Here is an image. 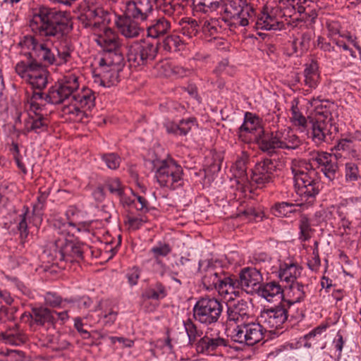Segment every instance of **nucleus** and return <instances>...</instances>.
I'll return each mask as SVG.
<instances>
[{
    "label": "nucleus",
    "instance_id": "nucleus-1",
    "mask_svg": "<svg viewBox=\"0 0 361 361\" xmlns=\"http://www.w3.org/2000/svg\"><path fill=\"white\" fill-rule=\"evenodd\" d=\"M71 16L67 11L41 6L35 8L29 20L32 35H26L20 44L30 50L35 59L20 61L16 73L32 88L43 90L48 84V71L43 67L60 65L71 58L73 49L67 43L55 47L53 39H59L71 29Z\"/></svg>",
    "mask_w": 361,
    "mask_h": 361
},
{
    "label": "nucleus",
    "instance_id": "nucleus-10",
    "mask_svg": "<svg viewBox=\"0 0 361 361\" xmlns=\"http://www.w3.org/2000/svg\"><path fill=\"white\" fill-rule=\"evenodd\" d=\"M158 52V44L148 40L134 42L130 46L128 61L131 67H142L150 63Z\"/></svg>",
    "mask_w": 361,
    "mask_h": 361
},
{
    "label": "nucleus",
    "instance_id": "nucleus-3",
    "mask_svg": "<svg viewBox=\"0 0 361 361\" xmlns=\"http://www.w3.org/2000/svg\"><path fill=\"white\" fill-rule=\"evenodd\" d=\"M310 166L309 172L302 175L295 185L298 186L297 193L306 201L312 202L323 187L320 172L329 180H333L336 178L337 166L333 161L331 154L322 151L311 154Z\"/></svg>",
    "mask_w": 361,
    "mask_h": 361
},
{
    "label": "nucleus",
    "instance_id": "nucleus-38",
    "mask_svg": "<svg viewBox=\"0 0 361 361\" xmlns=\"http://www.w3.org/2000/svg\"><path fill=\"white\" fill-rule=\"evenodd\" d=\"M181 40L178 35H168L161 42L158 44V49H163L164 51L171 52L177 50L180 44Z\"/></svg>",
    "mask_w": 361,
    "mask_h": 361
},
{
    "label": "nucleus",
    "instance_id": "nucleus-2",
    "mask_svg": "<svg viewBox=\"0 0 361 361\" xmlns=\"http://www.w3.org/2000/svg\"><path fill=\"white\" fill-rule=\"evenodd\" d=\"M78 77L73 74H68L52 85L47 94L41 92L44 98L39 99V102H47L52 104L68 102V106L64 108V113L78 116L82 111L90 110L94 106L95 100L91 90L85 88L78 92Z\"/></svg>",
    "mask_w": 361,
    "mask_h": 361
},
{
    "label": "nucleus",
    "instance_id": "nucleus-46",
    "mask_svg": "<svg viewBox=\"0 0 361 361\" xmlns=\"http://www.w3.org/2000/svg\"><path fill=\"white\" fill-rule=\"evenodd\" d=\"M359 173L358 163L350 161L345 164V176L348 181L353 182L357 180L359 178Z\"/></svg>",
    "mask_w": 361,
    "mask_h": 361
},
{
    "label": "nucleus",
    "instance_id": "nucleus-49",
    "mask_svg": "<svg viewBox=\"0 0 361 361\" xmlns=\"http://www.w3.org/2000/svg\"><path fill=\"white\" fill-rule=\"evenodd\" d=\"M156 5L167 16H171L175 11L176 5L172 0H155Z\"/></svg>",
    "mask_w": 361,
    "mask_h": 361
},
{
    "label": "nucleus",
    "instance_id": "nucleus-26",
    "mask_svg": "<svg viewBox=\"0 0 361 361\" xmlns=\"http://www.w3.org/2000/svg\"><path fill=\"white\" fill-rule=\"evenodd\" d=\"M302 268L297 262L289 260L280 263L278 276L281 281L289 283L297 282L300 276Z\"/></svg>",
    "mask_w": 361,
    "mask_h": 361
},
{
    "label": "nucleus",
    "instance_id": "nucleus-21",
    "mask_svg": "<svg viewBox=\"0 0 361 361\" xmlns=\"http://www.w3.org/2000/svg\"><path fill=\"white\" fill-rule=\"evenodd\" d=\"M233 295H228L227 306V321L235 324H243L250 317V310L249 304L244 300H234Z\"/></svg>",
    "mask_w": 361,
    "mask_h": 361
},
{
    "label": "nucleus",
    "instance_id": "nucleus-33",
    "mask_svg": "<svg viewBox=\"0 0 361 361\" xmlns=\"http://www.w3.org/2000/svg\"><path fill=\"white\" fill-rule=\"evenodd\" d=\"M305 84L312 89H315L319 82L318 64L312 61L304 71Z\"/></svg>",
    "mask_w": 361,
    "mask_h": 361
},
{
    "label": "nucleus",
    "instance_id": "nucleus-40",
    "mask_svg": "<svg viewBox=\"0 0 361 361\" xmlns=\"http://www.w3.org/2000/svg\"><path fill=\"white\" fill-rule=\"evenodd\" d=\"M299 239L301 241L308 240L311 238L312 233L314 231L311 228V224L309 219L305 216H303L300 219L299 223Z\"/></svg>",
    "mask_w": 361,
    "mask_h": 361
},
{
    "label": "nucleus",
    "instance_id": "nucleus-44",
    "mask_svg": "<svg viewBox=\"0 0 361 361\" xmlns=\"http://www.w3.org/2000/svg\"><path fill=\"white\" fill-rule=\"evenodd\" d=\"M183 324L190 342H195L197 338L201 336L202 332L197 329L196 325L190 319L184 321Z\"/></svg>",
    "mask_w": 361,
    "mask_h": 361
},
{
    "label": "nucleus",
    "instance_id": "nucleus-30",
    "mask_svg": "<svg viewBox=\"0 0 361 361\" xmlns=\"http://www.w3.org/2000/svg\"><path fill=\"white\" fill-rule=\"evenodd\" d=\"M255 25L257 29L266 30H281L284 27L283 22L279 21L274 14L269 13H263L257 18Z\"/></svg>",
    "mask_w": 361,
    "mask_h": 361
},
{
    "label": "nucleus",
    "instance_id": "nucleus-51",
    "mask_svg": "<svg viewBox=\"0 0 361 361\" xmlns=\"http://www.w3.org/2000/svg\"><path fill=\"white\" fill-rule=\"evenodd\" d=\"M125 222L127 225H128L129 228L132 230H137L142 226L145 221L142 217L133 215H128Z\"/></svg>",
    "mask_w": 361,
    "mask_h": 361
},
{
    "label": "nucleus",
    "instance_id": "nucleus-43",
    "mask_svg": "<svg viewBox=\"0 0 361 361\" xmlns=\"http://www.w3.org/2000/svg\"><path fill=\"white\" fill-rule=\"evenodd\" d=\"M106 187L111 193L119 197L125 191V185L117 178H112L106 181Z\"/></svg>",
    "mask_w": 361,
    "mask_h": 361
},
{
    "label": "nucleus",
    "instance_id": "nucleus-34",
    "mask_svg": "<svg viewBox=\"0 0 361 361\" xmlns=\"http://www.w3.org/2000/svg\"><path fill=\"white\" fill-rule=\"evenodd\" d=\"M180 32L188 38L196 36L200 30V25L197 20L190 18H183L179 22Z\"/></svg>",
    "mask_w": 361,
    "mask_h": 361
},
{
    "label": "nucleus",
    "instance_id": "nucleus-54",
    "mask_svg": "<svg viewBox=\"0 0 361 361\" xmlns=\"http://www.w3.org/2000/svg\"><path fill=\"white\" fill-rule=\"evenodd\" d=\"M89 314L85 315L84 317H75L73 319L74 321V327L75 329L80 334H85L87 336H90V333L88 331L83 329L84 323L83 319H87L89 318Z\"/></svg>",
    "mask_w": 361,
    "mask_h": 361
},
{
    "label": "nucleus",
    "instance_id": "nucleus-18",
    "mask_svg": "<svg viewBox=\"0 0 361 361\" xmlns=\"http://www.w3.org/2000/svg\"><path fill=\"white\" fill-rule=\"evenodd\" d=\"M238 135L239 140L245 143H249L252 140L257 142L259 136H266L259 117L252 113L246 112L243 123L238 128Z\"/></svg>",
    "mask_w": 361,
    "mask_h": 361
},
{
    "label": "nucleus",
    "instance_id": "nucleus-61",
    "mask_svg": "<svg viewBox=\"0 0 361 361\" xmlns=\"http://www.w3.org/2000/svg\"><path fill=\"white\" fill-rule=\"evenodd\" d=\"M68 225L75 228L78 232H90V224L87 222H79L78 224H75L71 221H68Z\"/></svg>",
    "mask_w": 361,
    "mask_h": 361
},
{
    "label": "nucleus",
    "instance_id": "nucleus-29",
    "mask_svg": "<svg viewBox=\"0 0 361 361\" xmlns=\"http://www.w3.org/2000/svg\"><path fill=\"white\" fill-rule=\"evenodd\" d=\"M171 22L164 17H160L154 20L147 27V36L152 38H158L169 32L171 30Z\"/></svg>",
    "mask_w": 361,
    "mask_h": 361
},
{
    "label": "nucleus",
    "instance_id": "nucleus-50",
    "mask_svg": "<svg viewBox=\"0 0 361 361\" xmlns=\"http://www.w3.org/2000/svg\"><path fill=\"white\" fill-rule=\"evenodd\" d=\"M204 33L211 36L218 32V21L216 19L205 20L202 26Z\"/></svg>",
    "mask_w": 361,
    "mask_h": 361
},
{
    "label": "nucleus",
    "instance_id": "nucleus-7",
    "mask_svg": "<svg viewBox=\"0 0 361 361\" xmlns=\"http://www.w3.org/2000/svg\"><path fill=\"white\" fill-rule=\"evenodd\" d=\"M44 98L41 92H34L27 99V118L25 120L24 127L27 133L33 132L37 134L47 131L49 120L47 115L42 113L44 104L39 99Z\"/></svg>",
    "mask_w": 361,
    "mask_h": 361
},
{
    "label": "nucleus",
    "instance_id": "nucleus-32",
    "mask_svg": "<svg viewBox=\"0 0 361 361\" xmlns=\"http://www.w3.org/2000/svg\"><path fill=\"white\" fill-rule=\"evenodd\" d=\"M247 162L248 159L247 157H243L238 159L235 162V177L238 179V182L245 187L250 185V173H247Z\"/></svg>",
    "mask_w": 361,
    "mask_h": 361
},
{
    "label": "nucleus",
    "instance_id": "nucleus-27",
    "mask_svg": "<svg viewBox=\"0 0 361 361\" xmlns=\"http://www.w3.org/2000/svg\"><path fill=\"white\" fill-rule=\"evenodd\" d=\"M117 27L121 34L126 38L136 37L142 31L138 22L126 17L119 18Z\"/></svg>",
    "mask_w": 361,
    "mask_h": 361
},
{
    "label": "nucleus",
    "instance_id": "nucleus-8",
    "mask_svg": "<svg viewBox=\"0 0 361 361\" xmlns=\"http://www.w3.org/2000/svg\"><path fill=\"white\" fill-rule=\"evenodd\" d=\"M230 279L229 295L237 297L240 296L243 291L247 294L257 293L262 277L256 268L247 267L243 269L238 276L230 274Z\"/></svg>",
    "mask_w": 361,
    "mask_h": 361
},
{
    "label": "nucleus",
    "instance_id": "nucleus-63",
    "mask_svg": "<svg viewBox=\"0 0 361 361\" xmlns=\"http://www.w3.org/2000/svg\"><path fill=\"white\" fill-rule=\"evenodd\" d=\"M117 312L111 310L109 312L104 314V322L106 324H112L116 321Z\"/></svg>",
    "mask_w": 361,
    "mask_h": 361
},
{
    "label": "nucleus",
    "instance_id": "nucleus-20",
    "mask_svg": "<svg viewBox=\"0 0 361 361\" xmlns=\"http://www.w3.org/2000/svg\"><path fill=\"white\" fill-rule=\"evenodd\" d=\"M219 330L208 328L204 336L197 343V350L199 353L206 355H214L221 351L222 348L227 346V341L219 336Z\"/></svg>",
    "mask_w": 361,
    "mask_h": 361
},
{
    "label": "nucleus",
    "instance_id": "nucleus-35",
    "mask_svg": "<svg viewBox=\"0 0 361 361\" xmlns=\"http://www.w3.org/2000/svg\"><path fill=\"white\" fill-rule=\"evenodd\" d=\"M67 303L71 304V308L76 309L79 312L89 309L92 305V299L87 295H76L65 298Z\"/></svg>",
    "mask_w": 361,
    "mask_h": 361
},
{
    "label": "nucleus",
    "instance_id": "nucleus-58",
    "mask_svg": "<svg viewBox=\"0 0 361 361\" xmlns=\"http://www.w3.org/2000/svg\"><path fill=\"white\" fill-rule=\"evenodd\" d=\"M1 336V340L9 345H18L21 342L20 338L12 333L2 334Z\"/></svg>",
    "mask_w": 361,
    "mask_h": 361
},
{
    "label": "nucleus",
    "instance_id": "nucleus-56",
    "mask_svg": "<svg viewBox=\"0 0 361 361\" xmlns=\"http://www.w3.org/2000/svg\"><path fill=\"white\" fill-rule=\"evenodd\" d=\"M307 264L309 268L312 271H317L319 269L321 262L317 248L313 249L312 259L308 261Z\"/></svg>",
    "mask_w": 361,
    "mask_h": 361
},
{
    "label": "nucleus",
    "instance_id": "nucleus-39",
    "mask_svg": "<svg viewBox=\"0 0 361 361\" xmlns=\"http://www.w3.org/2000/svg\"><path fill=\"white\" fill-rule=\"evenodd\" d=\"M195 7L197 10L204 13H209L216 11L222 0H197Z\"/></svg>",
    "mask_w": 361,
    "mask_h": 361
},
{
    "label": "nucleus",
    "instance_id": "nucleus-47",
    "mask_svg": "<svg viewBox=\"0 0 361 361\" xmlns=\"http://www.w3.org/2000/svg\"><path fill=\"white\" fill-rule=\"evenodd\" d=\"M142 270L137 266L128 268L126 272V278L130 286L133 287L137 284Z\"/></svg>",
    "mask_w": 361,
    "mask_h": 361
},
{
    "label": "nucleus",
    "instance_id": "nucleus-31",
    "mask_svg": "<svg viewBox=\"0 0 361 361\" xmlns=\"http://www.w3.org/2000/svg\"><path fill=\"white\" fill-rule=\"evenodd\" d=\"M167 294L166 287L161 282L157 281L147 288L143 297L148 300L159 301L166 298Z\"/></svg>",
    "mask_w": 361,
    "mask_h": 361
},
{
    "label": "nucleus",
    "instance_id": "nucleus-25",
    "mask_svg": "<svg viewBox=\"0 0 361 361\" xmlns=\"http://www.w3.org/2000/svg\"><path fill=\"white\" fill-rule=\"evenodd\" d=\"M27 317L30 319V324H36L37 326H52L54 317L52 316V310L44 307H34L31 309V312L27 314H24L23 317Z\"/></svg>",
    "mask_w": 361,
    "mask_h": 361
},
{
    "label": "nucleus",
    "instance_id": "nucleus-22",
    "mask_svg": "<svg viewBox=\"0 0 361 361\" xmlns=\"http://www.w3.org/2000/svg\"><path fill=\"white\" fill-rule=\"evenodd\" d=\"M152 11V5L149 0H136L127 1L125 5L124 17L137 22L147 19Z\"/></svg>",
    "mask_w": 361,
    "mask_h": 361
},
{
    "label": "nucleus",
    "instance_id": "nucleus-53",
    "mask_svg": "<svg viewBox=\"0 0 361 361\" xmlns=\"http://www.w3.org/2000/svg\"><path fill=\"white\" fill-rule=\"evenodd\" d=\"M345 342V341L343 339V336L340 334V332H338L336 334L332 344L333 348L335 349V356L338 358L341 357V356Z\"/></svg>",
    "mask_w": 361,
    "mask_h": 361
},
{
    "label": "nucleus",
    "instance_id": "nucleus-62",
    "mask_svg": "<svg viewBox=\"0 0 361 361\" xmlns=\"http://www.w3.org/2000/svg\"><path fill=\"white\" fill-rule=\"evenodd\" d=\"M120 198V201L123 206H133L135 207V195H134L133 198L128 197L125 191L123 194L118 197Z\"/></svg>",
    "mask_w": 361,
    "mask_h": 361
},
{
    "label": "nucleus",
    "instance_id": "nucleus-48",
    "mask_svg": "<svg viewBox=\"0 0 361 361\" xmlns=\"http://www.w3.org/2000/svg\"><path fill=\"white\" fill-rule=\"evenodd\" d=\"M290 118L295 125L305 127L307 124L306 118L302 115V114L300 111L299 108L298 107L297 104H293L290 109Z\"/></svg>",
    "mask_w": 361,
    "mask_h": 361
},
{
    "label": "nucleus",
    "instance_id": "nucleus-28",
    "mask_svg": "<svg viewBox=\"0 0 361 361\" xmlns=\"http://www.w3.org/2000/svg\"><path fill=\"white\" fill-rule=\"evenodd\" d=\"M195 119L194 118H188L182 119L178 123L168 121L164 124L167 133L175 135L184 136L186 135L194 126Z\"/></svg>",
    "mask_w": 361,
    "mask_h": 361
},
{
    "label": "nucleus",
    "instance_id": "nucleus-13",
    "mask_svg": "<svg viewBox=\"0 0 361 361\" xmlns=\"http://www.w3.org/2000/svg\"><path fill=\"white\" fill-rule=\"evenodd\" d=\"M67 224H62L59 228L58 233L61 236L56 240L55 244L59 250L61 258L65 261H79L83 259L85 245L80 241L73 242L68 240L65 233Z\"/></svg>",
    "mask_w": 361,
    "mask_h": 361
},
{
    "label": "nucleus",
    "instance_id": "nucleus-64",
    "mask_svg": "<svg viewBox=\"0 0 361 361\" xmlns=\"http://www.w3.org/2000/svg\"><path fill=\"white\" fill-rule=\"evenodd\" d=\"M4 302L6 305H11L13 302V298L6 290H0V302Z\"/></svg>",
    "mask_w": 361,
    "mask_h": 361
},
{
    "label": "nucleus",
    "instance_id": "nucleus-6",
    "mask_svg": "<svg viewBox=\"0 0 361 361\" xmlns=\"http://www.w3.org/2000/svg\"><path fill=\"white\" fill-rule=\"evenodd\" d=\"M154 178L161 188L176 190L183 185V170L171 157L156 159L152 162Z\"/></svg>",
    "mask_w": 361,
    "mask_h": 361
},
{
    "label": "nucleus",
    "instance_id": "nucleus-42",
    "mask_svg": "<svg viewBox=\"0 0 361 361\" xmlns=\"http://www.w3.org/2000/svg\"><path fill=\"white\" fill-rule=\"evenodd\" d=\"M298 205L286 202L275 204L273 209L275 215L288 216L290 214L295 212Z\"/></svg>",
    "mask_w": 361,
    "mask_h": 361
},
{
    "label": "nucleus",
    "instance_id": "nucleus-60",
    "mask_svg": "<svg viewBox=\"0 0 361 361\" xmlns=\"http://www.w3.org/2000/svg\"><path fill=\"white\" fill-rule=\"evenodd\" d=\"M250 16V11L247 10L242 9L240 13L238 14V16L235 19L236 24H238L240 26L245 27L249 24V20L247 16Z\"/></svg>",
    "mask_w": 361,
    "mask_h": 361
},
{
    "label": "nucleus",
    "instance_id": "nucleus-16",
    "mask_svg": "<svg viewBox=\"0 0 361 361\" xmlns=\"http://www.w3.org/2000/svg\"><path fill=\"white\" fill-rule=\"evenodd\" d=\"M265 329L259 322H245L238 324L232 332V338L235 342L254 345L263 338Z\"/></svg>",
    "mask_w": 361,
    "mask_h": 361
},
{
    "label": "nucleus",
    "instance_id": "nucleus-14",
    "mask_svg": "<svg viewBox=\"0 0 361 361\" xmlns=\"http://www.w3.org/2000/svg\"><path fill=\"white\" fill-rule=\"evenodd\" d=\"M311 123V137L316 145H319L331 139V114L328 109L317 110Z\"/></svg>",
    "mask_w": 361,
    "mask_h": 361
},
{
    "label": "nucleus",
    "instance_id": "nucleus-12",
    "mask_svg": "<svg viewBox=\"0 0 361 361\" xmlns=\"http://www.w3.org/2000/svg\"><path fill=\"white\" fill-rule=\"evenodd\" d=\"M288 308L281 302L279 304L264 309L258 317L265 331L279 334V331L283 328L288 319Z\"/></svg>",
    "mask_w": 361,
    "mask_h": 361
},
{
    "label": "nucleus",
    "instance_id": "nucleus-9",
    "mask_svg": "<svg viewBox=\"0 0 361 361\" xmlns=\"http://www.w3.org/2000/svg\"><path fill=\"white\" fill-rule=\"evenodd\" d=\"M223 311L222 303L215 298H202L193 307L196 321L205 325H216Z\"/></svg>",
    "mask_w": 361,
    "mask_h": 361
},
{
    "label": "nucleus",
    "instance_id": "nucleus-23",
    "mask_svg": "<svg viewBox=\"0 0 361 361\" xmlns=\"http://www.w3.org/2000/svg\"><path fill=\"white\" fill-rule=\"evenodd\" d=\"M307 285L301 282L290 283L288 288L285 290L286 299L283 298L281 302L288 309L291 305L302 302L307 296Z\"/></svg>",
    "mask_w": 361,
    "mask_h": 361
},
{
    "label": "nucleus",
    "instance_id": "nucleus-55",
    "mask_svg": "<svg viewBox=\"0 0 361 361\" xmlns=\"http://www.w3.org/2000/svg\"><path fill=\"white\" fill-rule=\"evenodd\" d=\"M134 207L137 211L145 213L149 210V202L145 197L135 195V204Z\"/></svg>",
    "mask_w": 361,
    "mask_h": 361
},
{
    "label": "nucleus",
    "instance_id": "nucleus-5",
    "mask_svg": "<svg viewBox=\"0 0 361 361\" xmlns=\"http://www.w3.org/2000/svg\"><path fill=\"white\" fill-rule=\"evenodd\" d=\"M257 144L262 152L273 154L278 150L296 149L300 145L301 141L289 128L281 127L272 130L269 135L259 136Z\"/></svg>",
    "mask_w": 361,
    "mask_h": 361
},
{
    "label": "nucleus",
    "instance_id": "nucleus-15",
    "mask_svg": "<svg viewBox=\"0 0 361 361\" xmlns=\"http://www.w3.org/2000/svg\"><path fill=\"white\" fill-rule=\"evenodd\" d=\"M114 59H101L99 61L100 84L105 87L116 85L119 82L120 73L125 65V61L120 56H115Z\"/></svg>",
    "mask_w": 361,
    "mask_h": 361
},
{
    "label": "nucleus",
    "instance_id": "nucleus-41",
    "mask_svg": "<svg viewBox=\"0 0 361 361\" xmlns=\"http://www.w3.org/2000/svg\"><path fill=\"white\" fill-rule=\"evenodd\" d=\"M101 159L105 163L106 166L111 170L117 169L121 162V157L114 152L102 154Z\"/></svg>",
    "mask_w": 361,
    "mask_h": 361
},
{
    "label": "nucleus",
    "instance_id": "nucleus-57",
    "mask_svg": "<svg viewBox=\"0 0 361 361\" xmlns=\"http://www.w3.org/2000/svg\"><path fill=\"white\" fill-rule=\"evenodd\" d=\"M52 316L54 317V320L53 321L52 326H54L56 323H59L60 324H63L69 319L68 311H66V310L63 311V312H56V311L52 310Z\"/></svg>",
    "mask_w": 361,
    "mask_h": 361
},
{
    "label": "nucleus",
    "instance_id": "nucleus-4",
    "mask_svg": "<svg viewBox=\"0 0 361 361\" xmlns=\"http://www.w3.org/2000/svg\"><path fill=\"white\" fill-rule=\"evenodd\" d=\"M197 276L203 288L216 290L224 297L229 295L231 289L230 274L224 272L211 260H200Z\"/></svg>",
    "mask_w": 361,
    "mask_h": 361
},
{
    "label": "nucleus",
    "instance_id": "nucleus-19",
    "mask_svg": "<svg viewBox=\"0 0 361 361\" xmlns=\"http://www.w3.org/2000/svg\"><path fill=\"white\" fill-rule=\"evenodd\" d=\"M336 153L332 157L336 159L342 157L358 159L361 152V133L356 131L355 133H349L338 142L335 147Z\"/></svg>",
    "mask_w": 361,
    "mask_h": 361
},
{
    "label": "nucleus",
    "instance_id": "nucleus-17",
    "mask_svg": "<svg viewBox=\"0 0 361 361\" xmlns=\"http://www.w3.org/2000/svg\"><path fill=\"white\" fill-rule=\"evenodd\" d=\"M96 41L104 51L102 59L110 58L114 61L115 56H120L122 61H125L124 48L121 39L111 29L106 30L103 34L99 35Z\"/></svg>",
    "mask_w": 361,
    "mask_h": 361
},
{
    "label": "nucleus",
    "instance_id": "nucleus-52",
    "mask_svg": "<svg viewBox=\"0 0 361 361\" xmlns=\"http://www.w3.org/2000/svg\"><path fill=\"white\" fill-rule=\"evenodd\" d=\"M20 222L18 225V230L20 233V237L22 240H25L28 236V228L26 221V213L20 215Z\"/></svg>",
    "mask_w": 361,
    "mask_h": 361
},
{
    "label": "nucleus",
    "instance_id": "nucleus-24",
    "mask_svg": "<svg viewBox=\"0 0 361 361\" xmlns=\"http://www.w3.org/2000/svg\"><path fill=\"white\" fill-rule=\"evenodd\" d=\"M284 290L280 283L276 281H267L257 287V293L268 302L284 298Z\"/></svg>",
    "mask_w": 361,
    "mask_h": 361
},
{
    "label": "nucleus",
    "instance_id": "nucleus-11",
    "mask_svg": "<svg viewBox=\"0 0 361 361\" xmlns=\"http://www.w3.org/2000/svg\"><path fill=\"white\" fill-rule=\"evenodd\" d=\"M278 161L265 158L257 161L250 171V185L262 188L274 182L277 176Z\"/></svg>",
    "mask_w": 361,
    "mask_h": 361
},
{
    "label": "nucleus",
    "instance_id": "nucleus-36",
    "mask_svg": "<svg viewBox=\"0 0 361 361\" xmlns=\"http://www.w3.org/2000/svg\"><path fill=\"white\" fill-rule=\"evenodd\" d=\"M310 169V161L294 159L290 163V170L293 175L295 182L302 178V175L307 173Z\"/></svg>",
    "mask_w": 361,
    "mask_h": 361
},
{
    "label": "nucleus",
    "instance_id": "nucleus-37",
    "mask_svg": "<svg viewBox=\"0 0 361 361\" xmlns=\"http://www.w3.org/2000/svg\"><path fill=\"white\" fill-rule=\"evenodd\" d=\"M171 252V248L169 245L161 242L157 243L150 250L156 263L159 266H164V262L160 259V257L167 256Z\"/></svg>",
    "mask_w": 361,
    "mask_h": 361
},
{
    "label": "nucleus",
    "instance_id": "nucleus-59",
    "mask_svg": "<svg viewBox=\"0 0 361 361\" xmlns=\"http://www.w3.org/2000/svg\"><path fill=\"white\" fill-rule=\"evenodd\" d=\"M295 40H298V44L300 46V54L308 49L310 42V36L309 34L304 33L300 39H296Z\"/></svg>",
    "mask_w": 361,
    "mask_h": 361
},
{
    "label": "nucleus",
    "instance_id": "nucleus-45",
    "mask_svg": "<svg viewBox=\"0 0 361 361\" xmlns=\"http://www.w3.org/2000/svg\"><path fill=\"white\" fill-rule=\"evenodd\" d=\"M45 303L51 307H65V299H62L61 296L54 293H47L44 297Z\"/></svg>",
    "mask_w": 361,
    "mask_h": 361
}]
</instances>
